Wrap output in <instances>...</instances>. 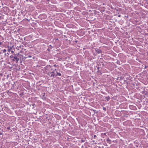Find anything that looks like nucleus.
Masks as SVG:
<instances>
[{
  "instance_id": "4be33fe9",
  "label": "nucleus",
  "mask_w": 148,
  "mask_h": 148,
  "mask_svg": "<svg viewBox=\"0 0 148 148\" xmlns=\"http://www.w3.org/2000/svg\"><path fill=\"white\" fill-rule=\"evenodd\" d=\"M119 16V17H120V15H119V16Z\"/></svg>"
},
{
  "instance_id": "412c9836",
  "label": "nucleus",
  "mask_w": 148,
  "mask_h": 148,
  "mask_svg": "<svg viewBox=\"0 0 148 148\" xmlns=\"http://www.w3.org/2000/svg\"><path fill=\"white\" fill-rule=\"evenodd\" d=\"M98 53H99V51L98 52Z\"/></svg>"
},
{
  "instance_id": "9d476101",
  "label": "nucleus",
  "mask_w": 148,
  "mask_h": 148,
  "mask_svg": "<svg viewBox=\"0 0 148 148\" xmlns=\"http://www.w3.org/2000/svg\"><path fill=\"white\" fill-rule=\"evenodd\" d=\"M6 50L5 49H4L3 50V52L4 53H5L6 52Z\"/></svg>"
},
{
  "instance_id": "f03ea898",
  "label": "nucleus",
  "mask_w": 148,
  "mask_h": 148,
  "mask_svg": "<svg viewBox=\"0 0 148 148\" xmlns=\"http://www.w3.org/2000/svg\"><path fill=\"white\" fill-rule=\"evenodd\" d=\"M12 60L14 61H16V62L17 63L19 60V58L16 56H14Z\"/></svg>"
},
{
  "instance_id": "f257e3e1",
  "label": "nucleus",
  "mask_w": 148,
  "mask_h": 148,
  "mask_svg": "<svg viewBox=\"0 0 148 148\" xmlns=\"http://www.w3.org/2000/svg\"><path fill=\"white\" fill-rule=\"evenodd\" d=\"M47 74L50 77H54L57 76V75H56L54 73V71L52 72H49L47 73Z\"/></svg>"
},
{
  "instance_id": "aec40b11",
  "label": "nucleus",
  "mask_w": 148,
  "mask_h": 148,
  "mask_svg": "<svg viewBox=\"0 0 148 148\" xmlns=\"http://www.w3.org/2000/svg\"><path fill=\"white\" fill-rule=\"evenodd\" d=\"M93 142H95V141L94 140H92V141Z\"/></svg>"
},
{
  "instance_id": "f3484780",
  "label": "nucleus",
  "mask_w": 148,
  "mask_h": 148,
  "mask_svg": "<svg viewBox=\"0 0 148 148\" xmlns=\"http://www.w3.org/2000/svg\"><path fill=\"white\" fill-rule=\"evenodd\" d=\"M7 128H8V129L9 130L10 129V127H8Z\"/></svg>"
},
{
  "instance_id": "7ed1b4c3",
  "label": "nucleus",
  "mask_w": 148,
  "mask_h": 148,
  "mask_svg": "<svg viewBox=\"0 0 148 148\" xmlns=\"http://www.w3.org/2000/svg\"><path fill=\"white\" fill-rule=\"evenodd\" d=\"M51 68V66L50 65H47L45 67L46 70L47 71H50V69Z\"/></svg>"
},
{
  "instance_id": "f8f14e48",
  "label": "nucleus",
  "mask_w": 148,
  "mask_h": 148,
  "mask_svg": "<svg viewBox=\"0 0 148 148\" xmlns=\"http://www.w3.org/2000/svg\"><path fill=\"white\" fill-rule=\"evenodd\" d=\"M96 137H97V136L96 135H94L93 136L94 138H95Z\"/></svg>"
},
{
  "instance_id": "1a4fd4ad",
  "label": "nucleus",
  "mask_w": 148,
  "mask_h": 148,
  "mask_svg": "<svg viewBox=\"0 0 148 148\" xmlns=\"http://www.w3.org/2000/svg\"><path fill=\"white\" fill-rule=\"evenodd\" d=\"M14 56H13L12 55H11L10 56V58H12L13 59V57Z\"/></svg>"
},
{
  "instance_id": "dca6fc26",
  "label": "nucleus",
  "mask_w": 148,
  "mask_h": 148,
  "mask_svg": "<svg viewBox=\"0 0 148 148\" xmlns=\"http://www.w3.org/2000/svg\"><path fill=\"white\" fill-rule=\"evenodd\" d=\"M49 46L50 47V48H51L52 47V46L51 45H50Z\"/></svg>"
},
{
  "instance_id": "6e6552de",
  "label": "nucleus",
  "mask_w": 148,
  "mask_h": 148,
  "mask_svg": "<svg viewBox=\"0 0 148 148\" xmlns=\"http://www.w3.org/2000/svg\"><path fill=\"white\" fill-rule=\"evenodd\" d=\"M56 72L57 73V76L58 75L59 76H61V74L60 73H58L57 71H56Z\"/></svg>"
},
{
  "instance_id": "0eeeda50",
  "label": "nucleus",
  "mask_w": 148,
  "mask_h": 148,
  "mask_svg": "<svg viewBox=\"0 0 148 148\" xmlns=\"http://www.w3.org/2000/svg\"><path fill=\"white\" fill-rule=\"evenodd\" d=\"M110 99V97L109 96L106 97V99L108 101Z\"/></svg>"
},
{
  "instance_id": "a211bd4d",
  "label": "nucleus",
  "mask_w": 148,
  "mask_h": 148,
  "mask_svg": "<svg viewBox=\"0 0 148 148\" xmlns=\"http://www.w3.org/2000/svg\"><path fill=\"white\" fill-rule=\"evenodd\" d=\"M52 70V68L51 67V69H50V71Z\"/></svg>"
},
{
  "instance_id": "ddd939ff",
  "label": "nucleus",
  "mask_w": 148,
  "mask_h": 148,
  "mask_svg": "<svg viewBox=\"0 0 148 148\" xmlns=\"http://www.w3.org/2000/svg\"><path fill=\"white\" fill-rule=\"evenodd\" d=\"M11 53H14V51H11Z\"/></svg>"
},
{
  "instance_id": "423d86ee",
  "label": "nucleus",
  "mask_w": 148,
  "mask_h": 148,
  "mask_svg": "<svg viewBox=\"0 0 148 148\" xmlns=\"http://www.w3.org/2000/svg\"><path fill=\"white\" fill-rule=\"evenodd\" d=\"M106 141L108 142V143H109V144H110L111 143V140L109 138H108L107 139V140H106Z\"/></svg>"
},
{
  "instance_id": "4468645a",
  "label": "nucleus",
  "mask_w": 148,
  "mask_h": 148,
  "mask_svg": "<svg viewBox=\"0 0 148 148\" xmlns=\"http://www.w3.org/2000/svg\"><path fill=\"white\" fill-rule=\"evenodd\" d=\"M2 42H0V45H1L2 44Z\"/></svg>"
},
{
  "instance_id": "20e7f679",
  "label": "nucleus",
  "mask_w": 148,
  "mask_h": 148,
  "mask_svg": "<svg viewBox=\"0 0 148 148\" xmlns=\"http://www.w3.org/2000/svg\"><path fill=\"white\" fill-rule=\"evenodd\" d=\"M7 47L8 48V52H10L11 51V50L12 49L13 46H8Z\"/></svg>"
},
{
  "instance_id": "9b49d317",
  "label": "nucleus",
  "mask_w": 148,
  "mask_h": 148,
  "mask_svg": "<svg viewBox=\"0 0 148 148\" xmlns=\"http://www.w3.org/2000/svg\"><path fill=\"white\" fill-rule=\"evenodd\" d=\"M53 66L55 67H57V65H56V64H54L53 65Z\"/></svg>"
},
{
  "instance_id": "2eb2a0df",
  "label": "nucleus",
  "mask_w": 148,
  "mask_h": 148,
  "mask_svg": "<svg viewBox=\"0 0 148 148\" xmlns=\"http://www.w3.org/2000/svg\"><path fill=\"white\" fill-rule=\"evenodd\" d=\"M99 67H97V69L99 71Z\"/></svg>"
},
{
  "instance_id": "39448f33",
  "label": "nucleus",
  "mask_w": 148,
  "mask_h": 148,
  "mask_svg": "<svg viewBox=\"0 0 148 148\" xmlns=\"http://www.w3.org/2000/svg\"><path fill=\"white\" fill-rule=\"evenodd\" d=\"M18 49L19 50L20 49H23V47H24L22 45H20L19 46H18Z\"/></svg>"
},
{
  "instance_id": "6ab92c4d",
  "label": "nucleus",
  "mask_w": 148,
  "mask_h": 148,
  "mask_svg": "<svg viewBox=\"0 0 148 148\" xmlns=\"http://www.w3.org/2000/svg\"><path fill=\"white\" fill-rule=\"evenodd\" d=\"M2 134V133H0V135H1Z\"/></svg>"
}]
</instances>
